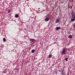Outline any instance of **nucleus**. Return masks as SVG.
<instances>
[{
  "label": "nucleus",
  "instance_id": "nucleus-16",
  "mask_svg": "<svg viewBox=\"0 0 75 75\" xmlns=\"http://www.w3.org/2000/svg\"><path fill=\"white\" fill-rule=\"evenodd\" d=\"M74 28H75V24L74 26Z\"/></svg>",
  "mask_w": 75,
  "mask_h": 75
},
{
  "label": "nucleus",
  "instance_id": "nucleus-12",
  "mask_svg": "<svg viewBox=\"0 0 75 75\" xmlns=\"http://www.w3.org/2000/svg\"><path fill=\"white\" fill-rule=\"evenodd\" d=\"M3 40L4 42H5L6 41L5 38H3Z\"/></svg>",
  "mask_w": 75,
  "mask_h": 75
},
{
  "label": "nucleus",
  "instance_id": "nucleus-20",
  "mask_svg": "<svg viewBox=\"0 0 75 75\" xmlns=\"http://www.w3.org/2000/svg\"><path fill=\"white\" fill-rule=\"evenodd\" d=\"M41 44H42V43H41Z\"/></svg>",
  "mask_w": 75,
  "mask_h": 75
},
{
  "label": "nucleus",
  "instance_id": "nucleus-5",
  "mask_svg": "<svg viewBox=\"0 0 75 75\" xmlns=\"http://www.w3.org/2000/svg\"><path fill=\"white\" fill-rule=\"evenodd\" d=\"M59 29H61V28L60 27H57L55 29V30H58Z\"/></svg>",
  "mask_w": 75,
  "mask_h": 75
},
{
  "label": "nucleus",
  "instance_id": "nucleus-8",
  "mask_svg": "<svg viewBox=\"0 0 75 75\" xmlns=\"http://www.w3.org/2000/svg\"><path fill=\"white\" fill-rule=\"evenodd\" d=\"M70 39H72V36L71 35H70L69 36V37H68Z\"/></svg>",
  "mask_w": 75,
  "mask_h": 75
},
{
  "label": "nucleus",
  "instance_id": "nucleus-2",
  "mask_svg": "<svg viewBox=\"0 0 75 75\" xmlns=\"http://www.w3.org/2000/svg\"><path fill=\"white\" fill-rule=\"evenodd\" d=\"M66 52V49H63V50H62V55L65 54H67Z\"/></svg>",
  "mask_w": 75,
  "mask_h": 75
},
{
  "label": "nucleus",
  "instance_id": "nucleus-14",
  "mask_svg": "<svg viewBox=\"0 0 75 75\" xmlns=\"http://www.w3.org/2000/svg\"><path fill=\"white\" fill-rule=\"evenodd\" d=\"M11 12V11L10 9L8 10V13H9Z\"/></svg>",
  "mask_w": 75,
  "mask_h": 75
},
{
  "label": "nucleus",
  "instance_id": "nucleus-10",
  "mask_svg": "<svg viewBox=\"0 0 75 75\" xmlns=\"http://www.w3.org/2000/svg\"><path fill=\"white\" fill-rule=\"evenodd\" d=\"M52 56V55L51 54H49V58H51Z\"/></svg>",
  "mask_w": 75,
  "mask_h": 75
},
{
  "label": "nucleus",
  "instance_id": "nucleus-7",
  "mask_svg": "<svg viewBox=\"0 0 75 75\" xmlns=\"http://www.w3.org/2000/svg\"><path fill=\"white\" fill-rule=\"evenodd\" d=\"M56 23H57L59 21V18H57V19H56Z\"/></svg>",
  "mask_w": 75,
  "mask_h": 75
},
{
  "label": "nucleus",
  "instance_id": "nucleus-6",
  "mask_svg": "<svg viewBox=\"0 0 75 75\" xmlns=\"http://www.w3.org/2000/svg\"><path fill=\"white\" fill-rule=\"evenodd\" d=\"M30 40L31 41H33V42L35 41V39H30Z\"/></svg>",
  "mask_w": 75,
  "mask_h": 75
},
{
  "label": "nucleus",
  "instance_id": "nucleus-13",
  "mask_svg": "<svg viewBox=\"0 0 75 75\" xmlns=\"http://www.w3.org/2000/svg\"><path fill=\"white\" fill-rule=\"evenodd\" d=\"M68 60V58H65V60H66V61H67Z\"/></svg>",
  "mask_w": 75,
  "mask_h": 75
},
{
  "label": "nucleus",
  "instance_id": "nucleus-1",
  "mask_svg": "<svg viewBox=\"0 0 75 75\" xmlns=\"http://www.w3.org/2000/svg\"><path fill=\"white\" fill-rule=\"evenodd\" d=\"M72 17L73 18L71 19V21L72 22H74L75 21V13L74 12H72L71 13Z\"/></svg>",
  "mask_w": 75,
  "mask_h": 75
},
{
  "label": "nucleus",
  "instance_id": "nucleus-3",
  "mask_svg": "<svg viewBox=\"0 0 75 75\" xmlns=\"http://www.w3.org/2000/svg\"><path fill=\"white\" fill-rule=\"evenodd\" d=\"M50 20V18L48 17H46L45 18V21L46 22L49 21Z\"/></svg>",
  "mask_w": 75,
  "mask_h": 75
},
{
  "label": "nucleus",
  "instance_id": "nucleus-19",
  "mask_svg": "<svg viewBox=\"0 0 75 75\" xmlns=\"http://www.w3.org/2000/svg\"><path fill=\"white\" fill-rule=\"evenodd\" d=\"M41 44H42V43H41Z\"/></svg>",
  "mask_w": 75,
  "mask_h": 75
},
{
  "label": "nucleus",
  "instance_id": "nucleus-9",
  "mask_svg": "<svg viewBox=\"0 0 75 75\" xmlns=\"http://www.w3.org/2000/svg\"><path fill=\"white\" fill-rule=\"evenodd\" d=\"M18 14H17L15 16V17L16 18H17L18 17Z\"/></svg>",
  "mask_w": 75,
  "mask_h": 75
},
{
  "label": "nucleus",
  "instance_id": "nucleus-15",
  "mask_svg": "<svg viewBox=\"0 0 75 75\" xmlns=\"http://www.w3.org/2000/svg\"><path fill=\"white\" fill-rule=\"evenodd\" d=\"M58 72L57 71H56V73H55L56 74V75L57 74V73H58Z\"/></svg>",
  "mask_w": 75,
  "mask_h": 75
},
{
  "label": "nucleus",
  "instance_id": "nucleus-18",
  "mask_svg": "<svg viewBox=\"0 0 75 75\" xmlns=\"http://www.w3.org/2000/svg\"><path fill=\"white\" fill-rule=\"evenodd\" d=\"M40 8H38V9H39Z\"/></svg>",
  "mask_w": 75,
  "mask_h": 75
},
{
  "label": "nucleus",
  "instance_id": "nucleus-17",
  "mask_svg": "<svg viewBox=\"0 0 75 75\" xmlns=\"http://www.w3.org/2000/svg\"><path fill=\"white\" fill-rule=\"evenodd\" d=\"M34 45H33V47H34Z\"/></svg>",
  "mask_w": 75,
  "mask_h": 75
},
{
  "label": "nucleus",
  "instance_id": "nucleus-4",
  "mask_svg": "<svg viewBox=\"0 0 75 75\" xmlns=\"http://www.w3.org/2000/svg\"><path fill=\"white\" fill-rule=\"evenodd\" d=\"M61 71L62 74H63V75H65V74L64 73V70H62Z\"/></svg>",
  "mask_w": 75,
  "mask_h": 75
},
{
  "label": "nucleus",
  "instance_id": "nucleus-11",
  "mask_svg": "<svg viewBox=\"0 0 75 75\" xmlns=\"http://www.w3.org/2000/svg\"><path fill=\"white\" fill-rule=\"evenodd\" d=\"M35 50H36V49L33 50L31 52V53H34L35 52Z\"/></svg>",
  "mask_w": 75,
  "mask_h": 75
}]
</instances>
